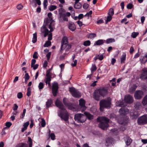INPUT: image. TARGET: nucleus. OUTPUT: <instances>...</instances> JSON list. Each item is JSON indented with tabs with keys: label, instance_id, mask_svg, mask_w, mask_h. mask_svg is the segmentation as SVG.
<instances>
[{
	"label": "nucleus",
	"instance_id": "nucleus-57",
	"mask_svg": "<svg viewBox=\"0 0 147 147\" xmlns=\"http://www.w3.org/2000/svg\"><path fill=\"white\" fill-rule=\"evenodd\" d=\"M26 112V109H24L23 110V113L20 116V118L22 119H23L25 115V114Z\"/></svg>",
	"mask_w": 147,
	"mask_h": 147
},
{
	"label": "nucleus",
	"instance_id": "nucleus-59",
	"mask_svg": "<svg viewBox=\"0 0 147 147\" xmlns=\"http://www.w3.org/2000/svg\"><path fill=\"white\" fill-rule=\"evenodd\" d=\"M38 53L37 52H35L33 55V58L35 59H36L38 58V56L37 55Z\"/></svg>",
	"mask_w": 147,
	"mask_h": 147
},
{
	"label": "nucleus",
	"instance_id": "nucleus-60",
	"mask_svg": "<svg viewBox=\"0 0 147 147\" xmlns=\"http://www.w3.org/2000/svg\"><path fill=\"white\" fill-rule=\"evenodd\" d=\"M23 97L22 94V92H18L17 94V97L18 98L20 99L22 98Z\"/></svg>",
	"mask_w": 147,
	"mask_h": 147
},
{
	"label": "nucleus",
	"instance_id": "nucleus-5",
	"mask_svg": "<svg viewBox=\"0 0 147 147\" xmlns=\"http://www.w3.org/2000/svg\"><path fill=\"white\" fill-rule=\"evenodd\" d=\"M59 14L60 15V17L62 18L63 21H68V18L67 17H69L71 15V13L69 12L65 13V10L62 8H61L59 10Z\"/></svg>",
	"mask_w": 147,
	"mask_h": 147
},
{
	"label": "nucleus",
	"instance_id": "nucleus-47",
	"mask_svg": "<svg viewBox=\"0 0 147 147\" xmlns=\"http://www.w3.org/2000/svg\"><path fill=\"white\" fill-rule=\"evenodd\" d=\"M139 33L138 32H134L131 34V37L133 38H135L138 35Z\"/></svg>",
	"mask_w": 147,
	"mask_h": 147
},
{
	"label": "nucleus",
	"instance_id": "nucleus-1",
	"mask_svg": "<svg viewBox=\"0 0 147 147\" xmlns=\"http://www.w3.org/2000/svg\"><path fill=\"white\" fill-rule=\"evenodd\" d=\"M55 103L56 106L61 109L58 112V116L65 121H67L69 119L68 113L65 110L62 102L57 99Z\"/></svg>",
	"mask_w": 147,
	"mask_h": 147
},
{
	"label": "nucleus",
	"instance_id": "nucleus-56",
	"mask_svg": "<svg viewBox=\"0 0 147 147\" xmlns=\"http://www.w3.org/2000/svg\"><path fill=\"white\" fill-rule=\"evenodd\" d=\"M112 16L108 15V16L107 17V20L106 21V22H110L111 20L112 19Z\"/></svg>",
	"mask_w": 147,
	"mask_h": 147
},
{
	"label": "nucleus",
	"instance_id": "nucleus-11",
	"mask_svg": "<svg viewBox=\"0 0 147 147\" xmlns=\"http://www.w3.org/2000/svg\"><path fill=\"white\" fill-rule=\"evenodd\" d=\"M59 89V86L57 82H54L53 83L52 92L53 96H56L57 95Z\"/></svg>",
	"mask_w": 147,
	"mask_h": 147
},
{
	"label": "nucleus",
	"instance_id": "nucleus-63",
	"mask_svg": "<svg viewBox=\"0 0 147 147\" xmlns=\"http://www.w3.org/2000/svg\"><path fill=\"white\" fill-rule=\"evenodd\" d=\"M92 12L91 10L90 11L88 12L84 16H87L89 18L90 15H91L92 13Z\"/></svg>",
	"mask_w": 147,
	"mask_h": 147
},
{
	"label": "nucleus",
	"instance_id": "nucleus-39",
	"mask_svg": "<svg viewBox=\"0 0 147 147\" xmlns=\"http://www.w3.org/2000/svg\"><path fill=\"white\" fill-rule=\"evenodd\" d=\"M134 107L136 109H138L141 106V104L139 102H135Z\"/></svg>",
	"mask_w": 147,
	"mask_h": 147
},
{
	"label": "nucleus",
	"instance_id": "nucleus-50",
	"mask_svg": "<svg viewBox=\"0 0 147 147\" xmlns=\"http://www.w3.org/2000/svg\"><path fill=\"white\" fill-rule=\"evenodd\" d=\"M44 86V85L42 82H40L39 83L38 87L39 90L42 89L43 88Z\"/></svg>",
	"mask_w": 147,
	"mask_h": 147
},
{
	"label": "nucleus",
	"instance_id": "nucleus-55",
	"mask_svg": "<svg viewBox=\"0 0 147 147\" xmlns=\"http://www.w3.org/2000/svg\"><path fill=\"white\" fill-rule=\"evenodd\" d=\"M133 7V5L132 3H129L127 5V9H131Z\"/></svg>",
	"mask_w": 147,
	"mask_h": 147
},
{
	"label": "nucleus",
	"instance_id": "nucleus-37",
	"mask_svg": "<svg viewBox=\"0 0 147 147\" xmlns=\"http://www.w3.org/2000/svg\"><path fill=\"white\" fill-rule=\"evenodd\" d=\"M108 14L109 15L112 16L114 14V10L112 8L110 9L109 10Z\"/></svg>",
	"mask_w": 147,
	"mask_h": 147
},
{
	"label": "nucleus",
	"instance_id": "nucleus-49",
	"mask_svg": "<svg viewBox=\"0 0 147 147\" xmlns=\"http://www.w3.org/2000/svg\"><path fill=\"white\" fill-rule=\"evenodd\" d=\"M31 89L30 87H28L27 88V92L26 95H27L29 96L31 95Z\"/></svg>",
	"mask_w": 147,
	"mask_h": 147
},
{
	"label": "nucleus",
	"instance_id": "nucleus-8",
	"mask_svg": "<svg viewBox=\"0 0 147 147\" xmlns=\"http://www.w3.org/2000/svg\"><path fill=\"white\" fill-rule=\"evenodd\" d=\"M28 144H29V147H32V141L30 137H28ZM15 147H28V144L26 143H20L17 144Z\"/></svg>",
	"mask_w": 147,
	"mask_h": 147
},
{
	"label": "nucleus",
	"instance_id": "nucleus-38",
	"mask_svg": "<svg viewBox=\"0 0 147 147\" xmlns=\"http://www.w3.org/2000/svg\"><path fill=\"white\" fill-rule=\"evenodd\" d=\"M91 42L89 40H87L84 41L83 42V45L85 46H88L90 45Z\"/></svg>",
	"mask_w": 147,
	"mask_h": 147
},
{
	"label": "nucleus",
	"instance_id": "nucleus-29",
	"mask_svg": "<svg viewBox=\"0 0 147 147\" xmlns=\"http://www.w3.org/2000/svg\"><path fill=\"white\" fill-rule=\"evenodd\" d=\"M142 103L144 106H145L147 104V94L143 98Z\"/></svg>",
	"mask_w": 147,
	"mask_h": 147
},
{
	"label": "nucleus",
	"instance_id": "nucleus-52",
	"mask_svg": "<svg viewBox=\"0 0 147 147\" xmlns=\"http://www.w3.org/2000/svg\"><path fill=\"white\" fill-rule=\"evenodd\" d=\"M49 136L52 140H54L55 139V136L54 133H51L50 134Z\"/></svg>",
	"mask_w": 147,
	"mask_h": 147
},
{
	"label": "nucleus",
	"instance_id": "nucleus-45",
	"mask_svg": "<svg viewBox=\"0 0 147 147\" xmlns=\"http://www.w3.org/2000/svg\"><path fill=\"white\" fill-rule=\"evenodd\" d=\"M67 44H61V46L60 48L61 51L64 50L65 48H66V47H67Z\"/></svg>",
	"mask_w": 147,
	"mask_h": 147
},
{
	"label": "nucleus",
	"instance_id": "nucleus-27",
	"mask_svg": "<svg viewBox=\"0 0 147 147\" xmlns=\"http://www.w3.org/2000/svg\"><path fill=\"white\" fill-rule=\"evenodd\" d=\"M46 77L45 78V79H51V71L47 70L46 72Z\"/></svg>",
	"mask_w": 147,
	"mask_h": 147
},
{
	"label": "nucleus",
	"instance_id": "nucleus-33",
	"mask_svg": "<svg viewBox=\"0 0 147 147\" xmlns=\"http://www.w3.org/2000/svg\"><path fill=\"white\" fill-rule=\"evenodd\" d=\"M111 132L113 135H117L118 134V131L116 128H114L111 129Z\"/></svg>",
	"mask_w": 147,
	"mask_h": 147
},
{
	"label": "nucleus",
	"instance_id": "nucleus-58",
	"mask_svg": "<svg viewBox=\"0 0 147 147\" xmlns=\"http://www.w3.org/2000/svg\"><path fill=\"white\" fill-rule=\"evenodd\" d=\"M11 125L12 123L9 122H7L5 124V125L6 126V127H7V128L9 127Z\"/></svg>",
	"mask_w": 147,
	"mask_h": 147
},
{
	"label": "nucleus",
	"instance_id": "nucleus-23",
	"mask_svg": "<svg viewBox=\"0 0 147 147\" xmlns=\"http://www.w3.org/2000/svg\"><path fill=\"white\" fill-rule=\"evenodd\" d=\"M74 7L76 9H80L82 7L81 4L78 2H75L74 5Z\"/></svg>",
	"mask_w": 147,
	"mask_h": 147
},
{
	"label": "nucleus",
	"instance_id": "nucleus-19",
	"mask_svg": "<svg viewBox=\"0 0 147 147\" xmlns=\"http://www.w3.org/2000/svg\"><path fill=\"white\" fill-rule=\"evenodd\" d=\"M84 115L81 113H77L75 115L74 117L75 121H77L78 123L80 118L82 117Z\"/></svg>",
	"mask_w": 147,
	"mask_h": 147
},
{
	"label": "nucleus",
	"instance_id": "nucleus-13",
	"mask_svg": "<svg viewBox=\"0 0 147 147\" xmlns=\"http://www.w3.org/2000/svg\"><path fill=\"white\" fill-rule=\"evenodd\" d=\"M129 112V109L126 107H122L120 109L119 112L121 115L125 116Z\"/></svg>",
	"mask_w": 147,
	"mask_h": 147
},
{
	"label": "nucleus",
	"instance_id": "nucleus-48",
	"mask_svg": "<svg viewBox=\"0 0 147 147\" xmlns=\"http://www.w3.org/2000/svg\"><path fill=\"white\" fill-rule=\"evenodd\" d=\"M96 69L97 68L95 64L92 65L91 69V72H94L96 71Z\"/></svg>",
	"mask_w": 147,
	"mask_h": 147
},
{
	"label": "nucleus",
	"instance_id": "nucleus-9",
	"mask_svg": "<svg viewBox=\"0 0 147 147\" xmlns=\"http://www.w3.org/2000/svg\"><path fill=\"white\" fill-rule=\"evenodd\" d=\"M141 71L142 73L140 75V79L147 82V67H144Z\"/></svg>",
	"mask_w": 147,
	"mask_h": 147
},
{
	"label": "nucleus",
	"instance_id": "nucleus-51",
	"mask_svg": "<svg viewBox=\"0 0 147 147\" xmlns=\"http://www.w3.org/2000/svg\"><path fill=\"white\" fill-rule=\"evenodd\" d=\"M41 126L43 127H45L46 125L45 121V120L43 118L42 119V121L41 122Z\"/></svg>",
	"mask_w": 147,
	"mask_h": 147
},
{
	"label": "nucleus",
	"instance_id": "nucleus-12",
	"mask_svg": "<svg viewBox=\"0 0 147 147\" xmlns=\"http://www.w3.org/2000/svg\"><path fill=\"white\" fill-rule=\"evenodd\" d=\"M79 106L80 107L81 110L82 112L86 110V107L85 106V101L83 99L81 98L79 101Z\"/></svg>",
	"mask_w": 147,
	"mask_h": 147
},
{
	"label": "nucleus",
	"instance_id": "nucleus-43",
	"mask_svg": "<svg viewBox=\"0 0 147 147\" xmlns=\"http://www.w3.org/2000/svg\"><path fill=\"white\" fill-rule=\"evenodd\" d=\"M51 79H45V82L46 84H48L49 86H51V83L50 82L51 81Z\"/></svg>",
	"mask_w": 147,
	"mask_h": 147
},
{
	"label": "nucleus",
	"instance_id": "nucleus-22",
	"mask_svg": "<svg viewBox=\"0 0 147 147\" xmlns=\"http://www.w3.org/2000/svg\"><path fill=\"white\" fill-rule=\"evenodd\" d=\"M104 41L105 40H104L102 39H99L95 42L94 45H102L104 43Z\"/></svg>",
	"mask_w": 147,
	"mask_h": 147
},
{
	"label": "nucleus",
	"instance_id": "nucleus-64",
	"mask_svg": "<svg viewBox=\"0 0 147 147\" xmlns=\"http://www.w3.org/2000/svg\"><path fill=\"white\" fill-rule=\"evenodd\" d=\"M30 76L28 73H26L24 76V78L25 79L28 80L30 78Z\"/></svg>",
	"mask_w": 147,
	"mask_h": 147
},
{
	"label": "nucleus",
	"instance_id": "nucleus-28",
	"mask_svg": "<svg viewBox=\"0 0 147 147\" xmlns=\"http://www.w3.org/2000/svg\"><path fill=\"white\" fill-rule=\"evenodd\" d=\"M65 106L70 110H71L74 109L73 103L71 102H69Z\"/></svg>",
	"mask_w": 147,
	"mask_h": 147
},
{
	"label": "nucleus",
	"instance_id": "nucleus-10",
	"mask_svg": "<svg viewBox=\"0 0 147 147\" xmlns=\"http://www.w3.org/2000/svg\"><path fill=\"white\" fill-rule=\"evenodd\" d=\"M69 91L72 96L75 97L79 98L81 96V95L79 91L74 87L70 88Z\"/></svg>",
	"mask_w": 147,
	"mask_h": 147
},
{
	"label": "nucleus",
	"instance_id": "nucleus-3",
	"mask_svg": "<svg viewBox=\"0 0 147 147\" xmlns=\"http://www.w3.org/2000/svg\"><path fill=\"white\" fill-rule=\"evenodd\" d=\"M97 122H100L99 124V127L102 129L105 130L107 129L109 126L108 123L109 119L105 117H98L97 119Z\"/></svg>",
	"mask_w": 147,
	"mask_h": 147
},
{
	"label": "nucleus",
	"instance_id": "nucleus-21",
	"mask_svg": "<svg viewBox=\"0 0 147 147\" xmlns=\"http://www.w3.org/2000/svg\"><path fill=\"white\" fill-rule=\"evenodd\" d=\"M53 103V101L51 99H48L46 102V108L48 109L50 107H51Z\"/></svg>",
	"mask_w": 147,
	"mask_h": 147
},
{
	"label": "nucleus",
	"instance_id": "nucleus-54",
	"mask_svg": "<svg viewBox=\"0 0 147 147\" xmlns=\"http://www.w3.org/2000/svg\"><path fill=\"white\" fill-rule=\"evenodd\" d=\"M71 45L68 44L65 49V51L66 52L68 51L69 50L71 49Z\"/></svg>",
	"mask_w": 147,
	"mask_h": 147
},
{
	"label": "nucleus",
	"instance_id": "nucleus-36",
	"mask_svg": "<svg viewBox=\"0 0 147 147\" xmlns=\"http://www.w3.org/2000/svg\"><path fill=\"white\" fill-rule=\"evenodd\" d=\"M86 120V117L85 115H83L82 117L80 118L78 123H83L85 122Z\"/></svg>",
	"mask_w": 147,
	"mask_h": 147
},
{
	"label": "nucleus",
	"instance_id": "nucleus-26",
	"mask_svg": "<svg viewBox=\"0 0 147 147\" xmlns=\"http://www.w3.org/2000/svg\"><path fill=\"white\" fill-rule=\"evenodd\" d=\"M68 43V39L67 37L64 36L62 39L61 44H67Z\"/></svg>",
	"mask_w": 147,
	"mask_h": 147
},
{
	"label": "nucleus",
	"instance_id": "nucleus-24",
	"mask_svg": "<svg viewBox=\"0 0 147 147\" xmlns=\"http://www.w3.org/2000/svg\"><path fill=\"white\" fill-rule=\"evenodd\" d=\"M126 58V55L125 53H123L121 57L120 63L121 64L124 63Z\"/></svg>",
	"mask_w": 147,
	"mask_h": 147
},
{
	"label": "nucleus",
	"instance_id": "nucleus-15",
	"mask_svg": "<svg viewBox=\"0 0 147 147\" xmlns=\"http://www.w3.org/2000/svg\"><path fill=\"white\" fill-rule=\"evenodd\" d=\"M124 100L126 103L131 104L133 102L134 99L131 96L128 94L125 96Z\"/></svg>",
	"mask_w": 147,
	"mask_h": 147
},
{
	"label": "nucleus",
	"instance_id": "nucleus-61",
	"mask_svg": "<svg viewBox=\"0 0 147 147\" xmlns=\"http://www.w3.org/2000/svg\"><path fill=\"white\" fill-rule=\"evenodd\" d=\"M23 7V6L21 4H20L17 6V8L19 10L22 9Z\"/></svg>",
	"mask_w": 147,
	"mask_h": 147
},
{
	"label": "nucleus",
	"instance_id": "nucleus-41",
	"mask_svg": "<svg viewBox=\"0 0 147 147\" xmlns=\"http://www.w3.org/2000/svg\"><path fill=\"white\" fill-rule=\"evenodd\" d=\"M57 7L56 6L51 5L49 6V9L50 11H52L55 9L57 8Z\"/></svg>",
	"mask_w": 147,
	"mask_h": 147
},
{
	"label": "nucleus",
	"instance_id": "nucleus-40",
	"mask_svg": "<svg viewBox=\"0 0 147 147\" xmlns=\"http://www.w3.org/2000/svg\"><path fill=\"white\" fill-rule=\"evenodd\" d=\"M63 101L64 105L65 106H66L69 102L68 99L66 97L63 98Z\"/></svg>",
	"mask_w": 147,
	"mask_h": 147
},
{
	"label": "nucleus",
	"instance_id": "nucleus-62",
	"mask_svg": "<svg viewBox=\"0 0 147 147\" xmlns=\"http://www.w3.org/2000/svg\"><path fill=\"white\" fill-rule=\"evenodd\" d=\"M52 14L51 12L47 14V16L49 17V18L51 20H53V18H52Z\"/></svg>",
	"mask_w": 147,
	"mask_h": 147
},
{
	"label": "nucleus",
	"instance_id": "nucleus-31",
	"mask_svg": "<svg viewBox=\"0 0 147 147\" xmlns=\"http://www.w3.org/2000/svg\"><path fill=\"white\" fill-rule=\"evenodd\" d=\"M37 40V35L36 32L33 34V38L32 42L33 43H35Z\"/></svg>",
	"mask_w": 147,
	"mask_h": 147
},
{
	"label": "nucleus",
	"instance_id": "nucleus-34",
	"mask_svg": "<svg viewBox=\"0 0 147 147\" xmlns=\"http://www.w3.org/2000/svg\"><path fill=\"white\" fill-rule=\"evenodd\" d=\"M88 38L92 39L96 37V34L94 33H90L88 34Z\"/></svg>",
	"mask_w": 147,
	"mask_h": 147
},
{
	"label": "nucleus",
	"instance_id": "nucleus-6",
	"mask_svg": "<svg viewBox=\"0 0 147 147\" xmlns=\"http://www.w3.org/2000/svg\"><path fill=\"white\" fill-rule=\"evenodd\" d=\"M54 22V21L53 20H51L48 18H46L44 20V22L45 24V26H47L48 25V28L50 29V32H53L54 30L53 28L54 26V24H53Z\"/></svg>",
	"mask_w": 147,
	"mask_h": 147
},
{
	"label": "nucleus",
	"instance_id": "nucleus-18",
	"mask_svg": "<svg viewBox=\"0 0 147 147\" xmlns=\"http://www.w3.org/2000/svg\"><path fill=\"white\" fill-rule=\"evenodd\" d=\"M139 113L137 111H134L130 113V116L132 119H136L139 115Z\"/></svg>",
	"mask_w": 147,
	"mask_h": 147
},
{
	"label": "nucleus",
	"instance_id": "nucleus-4",
	"mask_svg": "<svg viewBox=\"0 0 147 147\" xmlns=\"http://www.w3.org/2000/svg\"><path fill=\"white\" fill-rule=\"evenodd\" d=\"M111 101L109 99L101 100L100 102V111H103L105 108H110L111 107Z\"/></svg>",
	"mask_w": 147,
	"mask_h": 147
},
{
	"label": "nucleus",
	"instance_id": "nucleus-32",
	"mask_svg": "<svg viewBox=\"0 0 147 147\" xmlns=\"http://www.w3.org/2000/svg\"><path fill=\"white\" fill-rule=\"evenodd\" d=\"M136 88V86H131L129 90V92L131 94L133 93L135 91Z\"/></svg>",
	"mask_w": 147,
	"mask_h": 147
},
{
	"label": "nucleus",
	"instance_id": "nucleus-42",
	"mask_svg": "<svg viewBox=\"0 0 147 147\" xmlns=\"http://www.w3.org/2000/svg\"><path fill=\"white\" fill-rule=\"evenodd\" d=\"M44 9L45 10L47 9V7L48 5V1L47 0H44L43 1Z\"/></svg>",
	"mask_w": 147,
	"mask_h": 147
},
{
	"label": "nucleus",
	"instance_id": "nucleus-7",
	"mask_svg": "<svg viewBox=\"0 0 147 147\" xmlns=\"http://www.w3.org/2000/svg\"><path fill=\"white\" fill-rule=\"evenodd\" d=\"M137 123L138 125H143L147 123V114H145L138 119Z\"/></svg>",
	"mask_w": 147,
	"mask_h": 147
},
{
	"label": "nucleus",
	"instance_id": "nucleus-2",
	"mask_svg": "<svg viewBox=\"0 0 147 147\" xmlns=\"http://www.w3.org/2000/svg\"><path fill=\"white\" fill-rule=\"evenodd\" d=\"M108 88L105 87H102L95 90L94 92L93 97L94 99L98 101L101 96L104 97L108 93Z\"/></svg>",
	"mask_w": 147,
	"mask_h": 147
},
{
	"label": "nucleus",
	"instance_id": "nucleus-53",
	"mask_svg": "<svg viewBox=\"0 0 147 147\" xmlns=\"http://www.w3.org/2000/svg\"><path fill=\"white\" fill-rule=\"evenodd\" d=\"M89 5L87 3H84L82 5L83 8L85 9H87L89 7Z\"/></svg>",
	"mask_w": 147,
	"mask_h": 147
},
{
	"label": "nucleus",
	"instance_id": "nucleus-46",
	"mask_svg": "<svg viewBox=\"0 0 147 147\" xmlns=\"http://www.w3.org/2000/svg\"><path fill=\"white\" fill-rule=\"evenodd\" d=\"M51 45V42L49 41H47L44 45V47H48L49 46H50Z\"/></svg>",
	"mask_w": 147,
	"mask_h": 147
},
{
	"label": "nucleus",
	"instance_id": "nucleus-30",
	"mask_svg": "<svg viewBox=\"0 0 147 147\" xmlns=\"http://www.w3.org/2000/svg\"><path fill=\"white\" fill-rule=\"evenodd\" d=\"M105 41L106 44H109L115 42V40L113 38H109L107 39Z\"/></svg>",
	"mask_w": 147,
	"mask_h": 147
},
{
	"label": "nucleus",
	"instance_id": "nucleus-25",
	"mask_svg": "<svg viewBox=\"0 0 147 147\" xmlns=\"http://www.w3.org/2000/svg\"><path fill=\"white\" fill-rule=\"evenodd\" d=\"M41 31L42 33H49V30L47 29V26H43L41 28Z\"/></svg>",
	"mask_w": 147,
	"mask_h": 147
},
{
	"label": "nucleus",
	"instance_id": "nucleus-44",
	"mask_svg": "<svg viewBox=\"0 0 147 147\" xmlns=\"http://www.w3.org/2000/svg\"><path fill=\"white\" fill-rule=\"evenodd\" d=\"M132 140L130 138H128L126 142V144L127 146H129L130 145L132 142Z\"/></svg>",
	"mask_w": 147,
	"mask_h": 147
},
{
	"label": "nucleus",
	"instance_id": "nucleus-35",
	"mask_svg": "<svg viewBox=\"0 0 147 147\" xmlns=\"http://www.w3.org/2000/svg\"><path fill=\"white\" fill-rule=\"evenodd\" d=\"M116 105L117 106L122 107L123 106V100H120L116 102Z\"/></svg>",
	"mask_w": 147,
	"mask_h": 147
},
{
	"label": "nucleus",
	"instance_id": "nucleus-16",
	"mask_svg": "<svg viewBox=\"0 0 147 147\" xmlns=\"http://www.w3.org/2000/svg\"><path fill=\"white\" fill-rule=\"evenodd\" d=\"M68 28L71 31H74L76 29V27L74 23L70 21L68 23Z\"/></svg>",
	"mask_w": 147,
	"mask_h": 147
},
{
	"label": "nucleus",
	"instance_id": "nucleus-17",
	"mask_svg": "<svg viewBox=\"0 0 147 147\" xmlns=\"http://www.w3.org/2000/svg\"><path fill=\"white\" fill-rule=\"evenodd\" d=\"M140 60L141 63H145L147 62V53L144 56H141L140 58Z\"/></svg>",
	"mask_w": 147,
	"mask_h": 147
},
{
	"label": "nucleus",
	"instance_id": "nucleus-20",
	"mask_svg": "<svg viewBox=\"0 0 147 147\" xmlns=\"http://www.w3.org/2000/svg\"><path fill=\"white\" fill-rule=\"evenodd\" d=\"M84 114L86 116V118H87L89 120H92L93 119L94 116L92 115L90 113L85 112Z\"/></svg>",
	"mask_w": 147,
	"mask_h": 147
},
{
	"label": "nucleus",
	"instance_id": "nucleus-14",
	"mask_svg": "<svg viewBox=\"0 0 147 147\" xmlns=\"http://www.w3.org/2000/svg\"><path fill=\"white\" fill-rule=\"evenodd\" d=\"M143 95L142 91L141 90H137L134 94V97L136 99H140L141 98Z\"/></svg>",
	"mask_w": 147,
	"mask_h": 147
}]
</instances>
